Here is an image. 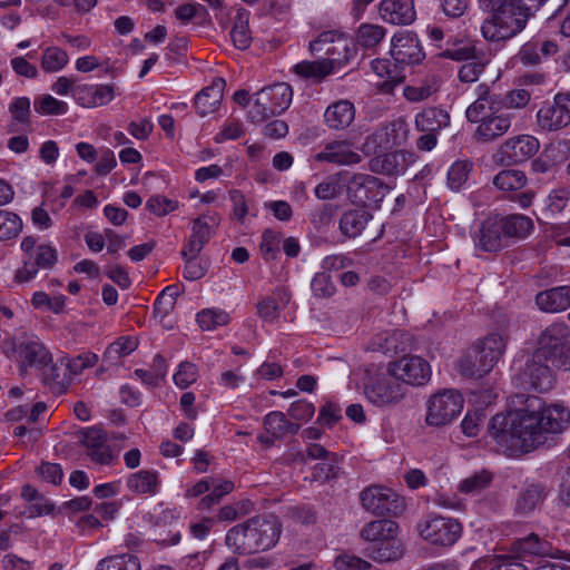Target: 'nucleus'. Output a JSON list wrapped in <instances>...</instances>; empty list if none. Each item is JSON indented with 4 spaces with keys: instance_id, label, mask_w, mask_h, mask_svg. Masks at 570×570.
<instances>
[{
    "instance_id": "obj_1",
    "label": "nucleus",
    "mask_w": 570,
    "mask_h": 570,
    "mask_svg": "<svg viewBox=\"0 0 570 570\" xmlns=\"http://www.w3.org/2000/svg\"><path fill=\"white\" fill-rule=\"evenodd\" d=\"M570 424V411L562 405L546 406L540 397L527 396L524 406L495 414L488 431L508 456L530 453L544 444L548 434L561 433Z\"/></svg>"
},
{
    "instance_id": "obj_2",
    "label": "nucleus",
    "mask_w": 570,
    "mask_h": 570,
    "mask_svg": "<svg viewBox=\"0 0 570 570\" xmlns=\"http://www.w3.org/2000/svg\"><path fill=\"white\" fill-rule=\"evenodd\" d=\"M281 533L282 524L277 517L261 514L230 528L225 543L234 553L245 556L273 548Z\"/></svg>"
},
{
    "instance_id": "obj_3",
    "label": "nucleus",
    "mask_w": 570,
    "mask_h": 570,
    "mask_svg": "<svg viewBox=\"0 0 570 570\" xmlns=\"http://www.w3.org/2000/svg\"><path fill=\"white\" fill-rule=\"evenodd\" d=\"M397 532L399 524L392 520L381 519L366 523L360 532V537L367 542L365 557L380 563L401 559L404 547Z\"/></svg>"
},
{
    "instance_id": "obj_4",
    "label": "nucleus",
    "mask_w": 570,
    "mask_h": 570,
    "mask_svg": "<svg viewBox=\"0 0 570 570\" xmlns=\"http://www.w3.org/2000/svg\"><path fill=\"white\" fill-rule=\"evenodd\" d=\"M570 328L566 323H552L538 337L537 356L550 360L556 368L570 370Z\"/></svg>"
},
{
    "instance_id": "obj_5",
    "label": "nucleus",
    "mask_w": 570,
    "mask_h": 570,
    "mask_svg": "<svg viewBox=\"0 0 570 570\" xmlns=\"http://www.w3.org/2000/svg\"><path fill=\"white\" fill-rule=\"evenodd\" d=\"M405 393V385L400 382L391 367L386 372L373 374L367 371L364 394L372 404L380 407L393 406L404 397Z\"/></svg>"
},
{
    "instance_id": "obj_6",
    "label": "nucleus",
    "mask_w": 570,
    "mask_h": 570,
    "mask_svg": "<svg viewBox=\"0 0 570 570\" xmlns=\"http://www.w3.org/2000/svg\"><path fill=\"white\" fill-rule=\"evenodd\" d=\"M528 20L511 0L507 9L491 14L483 21L481 32L489 41L508 40L519 35L525 28Z\"/></svg>"
},
{
    "instance_id": "obj_7",
    "label": "nucleus",
    "mask_w": 570,
    "mask_h": 570,
    "mask_svg": "<svg viewBox=\"0 0 570 570\" xmlns=\"http://www.w3.org/2000/svg\"><path fill=\"white\" fill-rule=\"evenodd\" d=\"M463 397L455 390H444L433 394L426 404L425 422L441 428L450 424L462 411Z\"/></svg>"
},
{
    "instance_id": "obj_8",
    "label": "nucleus",
    "mask_w": 570,
    "mask_h": 570,
    "mask_svg": "<svg viewBox=\"0 0 570 570\" xmlns=\"http://www.w3.org/2000/svg\"><path fill=\"white\" fill-rule=\"evenodd\" d=\"M362 507L379 517H397L405 510V501L390 488L371 485L360 494Z\"/></svg>"
},
{
    "instance_id": "obj_9",
    "label": "nucleus",
    "mask_w": 570,
    "mask_h": 570,
    "mask_svg": "<svg viewBox=\"0 0 570 570\" xmlns=\"http://www.w3.org/2000/svg\"><path fill=\"white\" fill-rule=\"evenodd\" d=\"M389 190V186L384 185L381 179L367 174H355L346 185V193L351 202L363 206H380Z\"/></svg>"
},
{
    "instance_id": "obj_10",
    "label": "nucleus",
    "mask_w": 570,
    "mask_h": 570,
    "mask_svg": "<svg viewBox=\"0 0 570 570\" xmlns=\"http://www.w3.org/2000/svg\"><path fill=\"white\" fill-rule=\"evenodd\" d=\"M539 140L530 135H519L507 139L493 155L497 165L513 166L522 164L539 150Z\"/></svg>"
},
{
    "instance_id": "obj_11",
    "label": "nucleus",
    "mask_w": 570,
    "mask_h": 570,
    "mask_svg": "<svg viewBox=\"0 0 570 570\" xmlns=\"http://www.w3.org/2000/svg\"><path fill=\"white\" fill-rule=\"evenodd\" d=\"M309 50L313 55L326 56L323 60L330 61L333 67L345 65L353 53L348 39L334 31L322 32L311 41Z\"/></svg>"
},
{
    "instance_id": "obj_12",
    "label": "nucleus",
    "mask_w": 570,
    "mask_h": 570,
    "mask_svg": "<svg viewBox=\"0 0 570 570\" xmlns=\"http://www.w3.org/2000/svg\"><path fill=\"white\" fill-rule=\"evenodd\" d=\"M419 528L424 540L441 547L454 544L462 533V525L459 521L441 515L426 519Z\"/></svg>"
},
{
    "instance_id": "obj_13",
    "label": "nucleus",
    "mask_w": 570,
    "mask_h": 570,
    "mask_svg": "<svg viewBox=\"0 0 570 570\" xmlns=\"http://www.w3.org/2000/svg\"><path fill=\"white\" fill-rule=\"evenodd\" d=\"M552 367L550 360L542 355L538 358L537 353L533 352L518 375V380L524 389L538 392L549 391L554 383Z\"/></svg>"
},
{
    "instance_id": "obj_14",
    "label": "nucleus",
    "mask_w": 570,
    "mask_h": 570,
    "mask_svg": "<svg viewBox=\"0 0 570 570\" xmlns=\"http://www.w3.org/2000/svg\"><path fill=\"white\" fill-rule=\"evenodd\" d=\"M78 436L90 460L97 464L110 465L117 459L108 443L107 433L98 428H87L78 432Z\"/></svg>"
},
{
    "instance_id": "obj_15",
    "label": "nucleus",
    "mask_w": 570,
    "mask_h": 570,
    "mask_svg": "<svg viewBox=\"0 0 570 570\" xmlns=\"http://www.w3.org/2000/svg\"><path fill=\"white\" fill-rule=\"evenodd\" d=\"M510 552L517 559L527 557H550L552 559H566L567 554L554 548L551 542L540 538L537 533H530L523 538L514 540L510 546Z\"/></svg>"
},
{
    "instance_id": "obj_16",
    "label": "nucleus",
    "mask_w": 570,
    "mask_h": 570,
    "mask_svg": "<svg viewBox=\"0 0 570 570\" xmlns=\"http://www.w3.org/2000/svg\"><path fill=\"white\" fill-rule=\"evenodd\" d=\"M416 161V155L406 150H396L376 155L370 160V169L373 173L397 176L405 174L411 165Z\"/></svg>"
},
{
    "instance_id": "obj_17",
    "label": "nucleus",
    "mask_w": 570,
    "mask_h": 570,
    "mask_svg": "<svg viewBox=\"0 0 570 570\" xmlns=\"http://www.w3.org/2000/svg\"><path fill=\"white\" fill-rule=\"evenodd\" d=\"M391 56L401 66L417 65L425 57L417 37L412 32H401L393 37Z\"/></svg>"
},
{
    "instance_id": "obj_18",
    "label": "nucleus",
    "mask_w": 570,
    "mask_h": 570,
    "mask_svg": "<svg viewBox=\"0 0 570 570\" xmlns=\"http://www.w3.org/2000/svg\"><path fill=\"white\" fill-rule=\"evenodd\" d=\"M391 368L404 385H423L431 376L429 363L420 356H405L394 362Z\"/></svg>"
},
{
    "instance_id": "obj_19",
    "label": "nucleus",
    "mask_w": 570,
    "mask_h": 570,
    "mask_svg": "<svg viewBox=\"0 0 570 570\" xmlns=\"http://www.w3.org/2000/svg\"><path fill=\"white\" fill-rule=\"evenodd\" d=\"M503 107L502 98L492 92L490 88L482 83L478 87V98L465 110L468 121L481 124L490 115L500 111Z\"/></svg>"
},
{
    "instance_id": "obj_20",
    "label": "nucleus",
    "mask_w": 570,
    "mask_h": 570,
    "mask_svg": "<svg viewBox=\"0 0 570 570\" xmlns=\"http://www.w3.org/2000/svg\"><path fill=\"white\" fill-rule=\"evenodd\" d=\"M10 348L17 353V361L20 364L21 371L33 366L45 368L52 362L48 350L42 343L36 340L23 341L18 346L11 342Z\"/></svg>"
},
{
    "instance_id": "obj_21",
    "label": "nucleus",
    "mask_w": 570,
    "mask_h": 570,
    "mask_svg": "<svg viewBox=\"0 0 570 570\" xmlns=\"http://www.w3.org/2000/svg\"><path fill=\"white\" fill-rule=\"evenodd\" d=\"M475 246L483 252H498L507 246V238L503 234L499 216L485 218L479 230L474 234Z\"/></svg>"
},
{
    "instance_id": "obj_22",
    "label": "nucleus",
    "mask_w": 570,
    "mask_h": 570,
    "mask_svg": "<svg viewBox=\"0 0 570 570\" xmlns=\"http://www.w3.org/2000/svg\"><path fill=\"white\" fill-rule=\"evenodd\" d=\"M57 262V252L49 245H39L32 252L21 268L16 273L14 279L19 283L30 281L39 268H51Z\"/></svg>"
},
{
    "instance_id": "obj_23",
    "label": "nucleus",
    "mask_w": 570,
    "mask_h": 570,
    "mask_svg": "<svg viewBox=\"0 0 570 570\" xmlns=\"http://www.w3.org/2000/svg\"><path fill=\"white\" fill-rule=\"evenodd\" d=\"M513 116L509 112L495 111L478 125L473 138L478 142H492L503 137L511 128Z\"/></svg>"
},
{
    "instance_id": "obj_24",
    "label": "nucleus",
    "mask_w": 570,
    "mask_h": 570,
    "mask_svg": "<svg viewBox=\"0 0 570 570\" xmlns=\"http://www.w3.org/2000/svg\"><path fill=\"white\" fill-rule=\"evenodd\" d=\"M538 126L547 131H557L570 124L568 109L559 101L558 94L552 102L544 104L537 114Z\"/></svg>"
},
{
    "instance_id": "obj_25",
    "label": "nucleus",
    "mask_w": 570,
    "mask_h": 570,
    "mask_svg": "<svg viewBox=\"0 0 570 570\" xmlns=\"http://www.w3.org/2000/svg\"><path fill=\"white\" fill-rule=\"evenodd\" d=\"M317 161H326L335 165H356L361 163V156L353 149L347 140H335L325 145L322 151L316 154Z\"/></svg>"
},
{
    "instance_id": "obj_26",
    "label": "nucleus",
    "mask_w": 570,
    "mask_h": 570,
    "mask_svg": "<svg viewBox=\"0 0 570 570\" xmlns=\"http://www.w3.org/2000/svg\"><path fill=\"white\" fill-rule=\"evenodd\" d=\"M381 18L392 24H409L415 19L413 0H382Z\"/></svg>"
},
{
    "instance_id": "obj_27",
    "label": "nucleus",
    "mask_w": 570,
    "mask_h": 570,
    "mask_svg": "<svg viewBox=\"0 0 570 570\" xmlns=\"http://www.w3.org/2000/svg\"><path fill=\"white\" fill-rule=\"evenodd\" d=\"M225 86L226 81L223 78H215L210 86L196 95L195 108L199 116L205 117L218 109Z\"/></svg>"
},
{
    "instance_id": "obj_28",
    "label": "nucleus",
    "mask_w": 570,
    "mask_h": 570,
    "mask_svg": "<svg viewBox=\"0 0 570 570\" xmlns=\"http://www.w3.org/2000/svg\"><path fill=\"white\" fill-rule=\"evenodd\" d=\"M215 216L204 215L193 222L191 235L183 247L189 249L190 254H200L204 246L213 236V228L216 225Z\"/></svg>"
},
{
    "instance_id": "obj_29",
    "label": "nucleus",
    "mask_w": 570,
    "mask_h": 570,
    "mask_svg": "<svg viewBox=\"0 0 570 570\" xmlns=\"http://www.w3.org/2000/svg\"><path fill=\"white\" fill-rule=\"evenodd\" d=\"M538 307L547 313L566 311L570 306V286H558L535 296Z\"/></svg>"
},
{
    "instance_id": "obj_30",
    "label": "nucleus",
    "mask_w": 570,
    "mask_h": 570,
    "mask_svg": "<svg viewBox=\"0 0 570 570\" xmlns=\"http://www.w3.org/2000/svg\"><path fill=\"white\" fill-rule=\"evenodd\" d=\"M372 219V214L364 208L346 210L340 218V230L344 236L355 238L366 230Z\"/></svg>"
},
{
    "instance_id": "obj_31",
    "label": "nucleus",
    "mask_w": 570,
    "mask_h": 570,
    "mask_svg": "<svg viewBox=\"0 0 570 570\" xmlns=\"http://www.w3.org/2000/svg\"><path fill=\"white\" fill-rule=\"evenodd\" d=\"M449 125V112L436 107L425 108L415 117V127L421 132L439 134L441 129Z\"/></svg>"
},
{
    "instance_id": "obj_32",
    "label": "nucleus",
    "mask_w": 570,
    "mask_h": 570,
    "mask_svg": "<svg viewBox=\"0 0 570 570\" xmlns=\"http://www.w3.org/2000/svg\"><path fill=\"white\" fill-rule=\"evenodd\" d=\"M355 117V108L348 100H341L327 107L324 112L326 125L335 130L348 127Z\"/></svg>"
},
{
    "instance_id": "obj_33",
    "label": "nucleus",
    "mask_w": 570,
    "mask_h": 570,
    "mask_svg": "<svg viewBox=\"0 0 570 570\" xmlns=\"http://www.w3.org/2000/svg\"><path fill=\"white\" fill-rule=\"evenodd\" d=\"M488 362L481 356L478 348L472 346L459 360L458 368L462 376L469 379H481L488 374L492 367L487 366Z\"/></svg>"
},
{
    "instance_id": "obj_34",
    "label": "nucleus",
    "mask_w": 570,
    "mask_h": 570,
    "mask_svg": "<svg viewBox=\"0 0 570 570\" xmlns=\"http://www.w3.org/2000/svg\"><path fill=\"white\" fill-rule=\"evenodd\" d=\"M505 338L498 333L489 334L484 340L474 345L479 350L481 356L488 362L487 366H493L503 355L505 350Z\"/></svg>"
},
{
    "instance_id": "obj_35",
    "label": "nucleus",
    "mask_w": 570,
    "mask_h": 570,
    "mask_svg": "<svg viewBox=\"0 0 570 570\" xmlns=\"http://www.w3.org/2000/svg\"><path fill=\"white\" fill-rule=\"evenodd\" d=\"M127 488L137 494H155L158 489V474L155 471L141 470L131 473L127 479Z\"/></svg>"
},
{
    "instance_id": "obj_36",
    "label": "nucleus",
    "mask_w": 570,
    "mask_h": 570,
    "mask_svg": "<svg viewBox=\"0 0 570 570\" xmlns=\"http://www.w3.org/2000/svg\"><path fill=\"white\" fill-rule=\"evenodd\" d=\"M264 428L273 438L281 439L286 434H295L299 430V425L289 422L283 412L274 411L268 413L264 419Z\"/></svg>"
},
{
    "instance_id": "obj_37",
    "label": "nucleus",
    "mask_w": 570,
    "mask_h": 570,
    "mask_svg": "<svg viewBox=\"0 0 570 570\" xmlns=\"http://www.w3.org/2000/svg\"><path fill=\"white\" fill-rule=\"evenodd\" d=\"M503 234L509 238H523L533 228L532 220L523 215L499 216Z\"/></svg>"
},
{
    "instance_id": "obj_38",
    "label": "nucleus",
    "mask_w": 570,
    "mask_h": 570,
    "mask_svg": "<svg viewBox=\"0 0 570 570\" xmlns=\"http://www.w3.org/2000/svg\"><path fill=\"white\" fill-rule=\"evenodd\" d=\"M293 71L304 79H313L316 82L322 81L332 73L333 66L330 61H302L293 67Z\"/></svg>"
},
{
    "instance_id": "obj_39",
    "label": "nucleus",
    "mask_w": 570,
    "mask_h": 570,
    "mask_svg": "<svg viewBox=\"0 0 570 570\" xmlns=\"http://www.w3.org/2000/svg\"><path fill=\"white\" fill-rule=\"evenodd\" d=\"M230 38L237 49L245 50L250 46L252 33L248 26V13L245 10L237 11Z\"/></svg>"
},
{
    "instance_id": "obj_40",
    "label": "nucleus",
    "mask_w": 570,
    "mask_h": 570,
    "mask_svg": "<svg viewBox=\"0 0 570 570\" xmlns=\"http://www.w3.org/2000/svg\"><path fill=\"white\" fill-rule=\"evenodd\" d=\"M492 183L502 191H514L527 185V176L519 169H503L493 177Z\"/></svg>"
},
{
    "instance_id": "obj_41",
    "label": "nucleus",
    "mask_w": 570,
    "mask_h": 570,
    "mask_svg": "<svg viewBox=\"0 0 570 570\" xmlns=\"http://www.w3.org/2000/svg\"><path fill=\"white\" fill-rule=\"evenodd\" d=\"M387 149L394 146H401L407 139V125L402 119H395L379 129Z\"/></svg>"
},
{
    "instance_id": "obj_42",
    "label": "nucleus",
    "mask_w": 570,
    "mask_h": 570,
    "mask_svg": "<svg viewBox=\"0 0 570 570\" xmlns=\"http://www.w3.org/2000/svg\"><path fill=\"white\" fill-rule=\"evenodd\" d=\"M493 481V474L488 470H480L463 479L458 490L465 494H479L488 489Z\"/></svg>"
},
{
    "instance_id": "obj_43",
    "label": "nucleus",
    "mask_w": 570,
    "mask_h": 570,
    "mask_svg": "<svg viewBox=\"0 0 570 570\" xmlns=\"http://www.w3.org/2000/svg\"><path fill=\"white\" fill-rule=\"evenodd\" d=\"M272 116H275V112L268 87H265L256 94V98L248 112V117L253 122H263Z\"/></svg>"
},
{
    "instance_id": "obj_44",
    "label": "nucleus",
    "mask_w": 570,
    "mask_h": 570,
    "mask_svg": "<svg viewBox=\"0 0 570 570\" xmlns=\"http://www.w3.org/2000/svg\"><path fill=\"white\" fill-rule=\"evenodd\" d=\"M546 497V489L540 484H531L523 490L517 500V510L521 513H529L542 502Z\"/></svg>"
},
{
    "instance_id": "obj_45",
    "label": "nucleus",
    "mask_w": 570,
    "mask_h": 570,
    "mask_svg": "<svg viewBox=\"0 0 570 570\" xmlns=\"http://www.w3.org/2000/svg\"><path fill=\"white\" fill-rule=\"evenodd\" d=\"M185 261L184 277L188 281H197L205 276L209 268L207 259L198 258L199 254H190L189 249L181 250Z\"/></svg>"
},
{
    "instance_id": "obj_46",
    "label": "nucleus",
    "mask_w": 570,
    "mask_h": 570,
    "mask_svg": "<svg viewBox=\"0 0 570 570\" xmlns=\"http://www.w3.org/2000/svg\"><path fill=\"white\" fill-rule=\"evenodd\" d=\"M138 346L137 340L131 336H121L111 343L104 353V361L117 363L121 357L129 355Z\"/></svg>"
},
{
    "instance_id": "obj_47",
    "label": "nucleus",
    "mask_w": 570,
    "mask_h": 570,
    "mask_svg": "<svg viewBox=\"0 0 570 570\" xmlns=\"http://www.w3.org/2000/svg\"><path fill=\"white\" fill-rule=\"evenodd\" d=\"M385 37V29L379 24L362 23L356 33L357 43L364 49L375 48Z\"/></svg>"
},
{
    "instance_id": "obj_48",
    "label": "nucleus",
    "mask_w": 570,
    "mask_h": 570,
    "mask_svg": "<svg viewBox=\"0 0 570 570\" xmlns=\"http://www.w3.org/2000/svg\"><path fill=\"white\" fill-rule=\"evenodd\" d=\"M180 292L178 286L169 285L157 296L154 303V314L160 318L166 317L175 307L176 299Z\"/></svg>"
},
{
    "instance_id": "obj_49",
    "label": "nucleus",
    "mask_w": 570,
    "mask_h": 570,
    "mask_svg": "<svg viewBox=\"0 0 570 570\" xmlns=\"http://www.w3.org/2000/svg\"><path fill=\"white\" fill-rule=\"evenodd\" d=\"M9 111L12 116V121L8 126L9 132H17V125H28L30 122V100L27 97L16 98L9 105Z\"/></svg>"
},
{
    "instance_id": "obj_50",
    "label": "nucleus",
    "mask_w": 570,
    "mask_h": 570,
    "mask_svg": "<svg viewBox=\"0 0 570 570\" xmlns=\"http://www.w3.org/2000/svg\"><path fill=\"white\" fill-rule=\"evenodd\" d=\"M197 323L203 331H213L229 323V314L219 308H205L197 314Z\"/></svg>"
},
{
    "instance_id": "obj_51",
    "label": "nucleus",
    "mask_w": 570,
    "mask_h": 570,
    "mask_svg": "<svg viewBox=\"0 0 570 570\" xmlns=\"http://www.w3.org/2000/svg\"><path fill=\"white\" fill-rule=\"evenodd\" d=\"M97 570H140V562L132 554L112 556L102 559Z\"/></svg>"
},
{
    "instance_id": "obj_52",
    "label": "nucleus",
    "mask_w": 570,
    "mask_h": 570,
    "mask_svg": "<svg viewBox=\"0 0 570 570\" xmlns=\"http://www.w3.org/2000/svg\"><path fill=\"white\" fill-rule=\"evenodd\" d=\"M69 61L65 50L58 47H49L41 57V68L47 72H57L61 70Z\"/></svg>"
},
{
    "instance_id": "obj_53",
    "label": "nucleus",
    "mask_w": 570,
    "mask_h": 570,
    "mask_svg": "<svg viewBox=\"0 0 570 570\" xmlns=\"http://www.w3.org/2000/svg\"><path fill=\"white\" fill-rule=\"evenodd\" d=\"M275 115L286 110L293 98V91L289 85L285 82L275 83L268 87Z\"/></svg>"
},
{
    "instance_id": "obj_54",
    "label": "nucleus",
    "mask_w": 570,
    "mask_h": 570,
    "mask_svg": "<svg viewBox=\"0 0 570 570\" xmlns=\"http://www.w3.org/2000/svg\"><path fill=\"white\" fill-rule=\"evenodd\" d=\"M441 80L438 77H432L426 83L420 86H406L404 88V97L409 101H422L435 94L440 88Z\"/></svg>"
},
{
    "instance_id": "obj_55",
    "label": "nucleus",
    "mask_w": 570,
    "mask_h": 570,
    "mask_svg": "<svg viewBox=\"0 0 570 570\" xmlns=\"http://www.w3.org/2000/svg\"><path fill=\"white\" fill-rule=\"evenodd\" d=\"M21 229L22 222L17 214L0 209V240L18 236Z\"/></svg>"
},
{
    "instance_id": "obj_56",
    "label": "nucleus",
    "mask_w": 570,
    "mask_h": 570,
    "mask_svg": "<svg viewBox=\"0 0 570 570\" xmlns=\"http://www.w3.org/2000/svg\"><path fill=\"white\" fill-rule=\"evenodd\" d=\"M97 362L98 355L90 352L77 355L73 358H61V365L63 370L68 371L70 377L80 374L88 367L95 366Z\"/></svg>"
},
{
    "instance_id": "obj_57",
    "label": "nucleus",
    "mask_w": 570,
    "mask_h": 570,
    "mask_svg": "<svg viewBox=\"0 0 570 570\" xmlns=\"http://www.w3.org/2000/svg\"><path fill=\"white\" fill-rule=\"evenodd\" d=\"M176 18L184 24L190 22L194 19H205L207 16L206 8L196 2H188L180 4L175 10Z\"/></svg>"
},
{
    "instance_id": "obj_58",
    "label": "nucleus",
    "mask_w": 570,
    "mask_h": 570,
    "mask_svg": "<svg viewBox=\"0 0 570 570\" xmlns=\"http://www.w3.org/2000/svg\"><path fill=\"white\" fill-rule=\"evenodd\" d=\"M337 209V205L323 204L311 213V223L317 229L327 227L336 216Z\"/></svg>"
},
{
    "instance_id": "obj_59",
    "label": "nucleus",
    "mask_w": 570,
    "mask_h": 570,
    "mask_svg": "<svg viewBox=\"0 0 570 570\" xmlns=\"http://www.w3.org/2000/svg\"><path fill=\"white\" fill-rule=\"evenodd\" d=\"M397 332H381L376 334L371 343V350L383 354L397 352Z\"/></svg>"
},
{
    "instance_id": "obj_60",
    "label": "nucleus",
    "mask_w": 570,
    "mask_h": 570,
    "mask_svg": "<svg viewBox=\"0 0 570 570\" xmlns=\"http://www.w3.org/2000/svg\"><path fill=\"white\" fill-rule=\"evenodd\" d=\"M311 288L316 297L327 298L335 293L331 275L326 272L316 273L311 282Z\"/></svg>"
},
{
    "instance_id": "obj_61",
    "label": "nucleus",
    "mask_w": 570,
    "mask_h": 570,
    "mask_svg": "<svg viewBox=\"0 0 570 570\" xmlns=\"http://www.w3.org/2000/svg\"><path fill=\"white\" fill-rule=\"evenodd\" d=\"M471 164L468 161L454 163L448 173V184L451 189L458 190L468 179Z\"/></svg>"
},
{
    "instance_id": "obj_62",
    "label": "nucleus",
    "mask_w": 570,
    "mask_h": 570,
    "mask_svg": "<svg viewBox=\"0 0 570 570\" xmlns=\"http://www.w3.org/2000/svg\"><path fill=\"white\" fill-rule=\"evenodd\" d=\"M67 104L47 95L35 101V110L45 115H63L67 112Z\"/></svg>"
},
{
    "instance_id": "obj_63",
    "label": "nucleus",
    "mask_w": 570,
    "mask_h": 570,
    "mask_svg": "<svg viewBox=\"0 0 570 570\" xmlns=\"http://www.w3.org/2000/svg\"><path fill=\"white\" fill-rule=\"evenodd\" d=\"M177 207V202L161 195L153 196L146 203V208L157 216H165L174 212Z\"/></svg>"
},
{
    "instance_id": "obj_64",
    "label": "nucleus",
    "mask_w": 570,
    "mask_h": 570,
    "mask_svg": "<svg viewBox=\"0 0 570 570\" xmlns=\"http://www.w3.org/2000/svg\"><path fill=\"white\" fill-rule=\"evenodd\" d=\"M261 252L266 261L274 259L279 252V234L266 229L262 236Z\"/></svg>"
}]
</instances>
